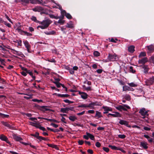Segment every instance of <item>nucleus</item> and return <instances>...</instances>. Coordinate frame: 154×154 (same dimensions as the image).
<instances>
[{
	"mask_svg": "<svg viewBox=\"0 0 154 154\" xmlns=\"http://www.w3.org/2000/svg\"><path fill=\"white\" fill-rule=\"evenodd\" d=\"M51 22V20L49 19L45 20L42 22H38L41 25L38 26L37 28H40L42 29H44L48 27Z\"/></svg>",
	"mask_w": 154,
	"mask_h": 154,
	"instance_id": "1",
	"label": "nucleus"
},
{
	"mask_svg": "<svg viewBox=\"0 0 154 154\" xmlns=\"http://www.w3.org/2000/svg\"><path fill=\"white\" fill-rule=\"evenodd\" d=\"M139 113L143 116L142 117V118H145V121H148V118L147 117L148 116V112L146 111L145 108H143L140 109L139 111Z\"/></svg>",
	"mask_w": 154,
	"mask_h": 154,
	"instance_id": "2",
	"label": "nucleus"
},
{
	"mask_svg": "<svg viewBox=\"0 0 154 154\" xmlns=\"http://www.w3.org/2000/svg\"><path fill=\"white\" fill-rule=\"evenodd\" d=\"M109 61H117L119 59L118 56L116 54H109L108 58Z\"/></svg>",
	"mask_w": 154,
	"mask_h": 154,
	"instance_id": "3",
	"label": "nucleus"
},
{
	"mask_svg": "<svg viewBox=\"0 0 154 154\" xmlns=\"http://www.w3.org/2000/svg\"><path fill=\"white\" fill-rule=\"evenodd\" d=\"M116 108L120 111L122 109L124 111H126L127 110V109H130V107L127 105L125 104L123 105H119L116 107Z\"/></svg>",
	"mask_w": 154,
	"mask_h": 154,
	"instance_id": "4",
	"label": "nucleus"
},
{
	"mask_svg": "<svg viewBox=\"0 0 154 154\" xmlns=\"http://www.w3.org/2000/svg\"><path fill=\"white\" fill-rule=\"evenodd\" d=\"M22 2L26 3H28L29 2L32 4H36L37 3L41 4L42 3V0L38 1V0H21Z\"/></svg>",
	"mask_w": 154,
	"mask_h": 154,
	"instance_id": "5",
	"label": "nucleus"
},
{
	"mask_svg": "<svg viewBox=\"0 0 154 154\" xmlns=\"http://www.w3.org/2000/svg\"><path fill=\"white\" fill-rule=\"evenodd\" d=\"M148 145L147 143L144 141L141 142L140 143V146L142 147L145 149H146L148 148Z\"/></svg>",
	"mask_w": 154,
	"mask_h": 154,
	"instance_id": "6",
	"label": "nucleus"
},
{
	"mask_svg": "<svg viewBox=\"0 0 154 154\" xmlns=\"http://www.w3.org/2000/svg\"><path fill=\"white\" fill-rule=\"evenodd\" d=\"M12 52L14 54L20 57H22L23 55V54L21 52L17 51L13 49H12Z\"/></svg>",
	"mask_w": 154,
	"mask_h": 154,
	"instance_id": "7",
	"label": "nucleus"
},
{
	"mask_svg": "<svg viewBox=\"0 0 154 154\" xmlns=\"http://www.w3.org/2000/svg\"><path fill=\"white\" fill-rule=\"evenodd\" d=\"M0 139L2 140L5 141L8 144L10 143L8 140L7 137L4 135L2 134L0 135Z\"/></svg>",
	"mask_w": 154,
	"mask_h": 154,
	"instance_id": "8",
	"label": "nucleus"
},
{
	"mask_svg": "<svg viewBox=\"0 0 154 154\" xmlns=\"http://www.w3.org/2000/svg\"><path fill=\"white\" fill-rule=\"evenodd\" d=\"M134 89L132 88H131L130 87L125 85L123 87V91H133Z\"/></svg>",
	"mask_w": 154,
	"mask_h": 154,
	"instance_id": "9",
	"label": "nucleus"
},
{
	"mask_svg": "<svg viewBox=\"0 0 154 154\" xmlns=\"http://www.w3.org/2000/svg\"><path fill=\"white\" fill-rule=\"evenodd\" d=\"M32 10L33 11L36 12H40L41 11H42L43 9L40 6H38L32 9Z\"/></svg>",
	"mask_w": 154,
	"mask_h": 154,
	"instance_id": "10",
	"label": "nucleus"
},
{
	"mask_svg": "<svg viewBox=\"0 0 154 154\" xmlns=\"http://www.w3.org/2000/svg\"><path fill=\"white\" fill-rule=\"evenodd\" d=\"M148 59L146 57H144L138 61V63L140 64H144L148 61Z\"/></svg>",
	"mask_w": 154,
	"mask_h": 154,
	"instance_id": "11",
	"label": "nucleus"
},
{
	"mask_svg": "<svg viewBox=\"0 0 154 154\" xmlns=\"http://www.w3.org/2000/svg\"><path fill=\"white\" fill-rule=\"evenodd\" d=\"M13 138L15 140L17 141H20L22 140V139L20 137L17 136L16 135L13 134L12 135Z\"/></svg>",
	"mask_w": 154,
	"mask_h": 154,
	"instance_id": "12",
	"label": "nucleus"
},
{
	"mask_svg": "<svg viewBox=\"0 0 154 154\" xmlns=\"http://www.w3.org/2000/svg\"><path fill=\"white\" fill-rule=\"evenodd\" d=\"M40 109L43 112L51 110L49 109L48 107L46 106H41L40 107Z\"/></svg>",
	"mask_w": 154,
	"mask_h": 154,
	"instance_id": "13",
	"label": "nucleus"
},
{
	"mask_svg": "<svg viewBox=\"0 0 154 154\" xmlns=\"http://www.w3.org/2000/svg\"><path fill=\"white\" fill-rule=\"evenodd\" d=\"M58 6H59V9H60L61 11V14L62 15V16L61 17V18H63V17L64 16V15H66V12L65 10H63L62 9V7L60 5H58Z\"/></svg>",
	"mask_w": 154,
	"mask_h": 154,
	"instance_id": "14",
	"label": "nucleus"
},
{
	"mask_svg": "<svg viewBox=\"0 0 154 154\" xmlns=\"http://www.w3.org/2000/svg\"><path fill=\"white\" fill-rule=\"evenodd\" d=\"M142 68L143 69V72L146 74L148 73L149 68L148 66L146 65H143L142 66Z\"/></svg>",
	"mask_w": 154,
	"mask_h": 154,
	"instance_id": "15",
	"label": "nucleus"
},
{
	"mask_svg": "<svg viewBox=\"0 0 154 154\" xmlns=\"http://www.w3.org/2000/svg\"><path fill=\"white\" fill-rule=\"evenodd\" d=\"M79 94L81 95V97L83 99H86L87 98L88 95L85 93L83 92H79Z\"/></svg>",
	"mask_w": 154,
	"mask_h": 154,
	"instance_id": "16",
	"label": "nucleus"
},
{
	"mask_svg": "<svg viewBox=\"0 0 154 154\" xmlns=\"http://www.w3.org/2000/svg\"><path fill=\"white\" fill-rule=\"evenodd\" d=\"M54 94L56 95L57 96L61 97H67L69 96V95L68 94H59L54 93Z\"/></svg>",
	"mask_w": 154,
	"mask_h": 154,
	"instance_id": "17",
	"label": "nucleus"
},
{
	"mask_svg": "<svg viewBox=\"0 0 154 154\" xmlns=\"http://www.w3.org/2000/svg\"><path fill=\"white\" fill-rule=\"evenodd\" d=\"M148 85H152L153 82H154V77L152 76L150 79L147 80Z\"/></svg>",
	"mask_w": 154,
	"mask_h": 154,
	"instance_id": "18",
	"label": "nucleus"
},
{
	"mask_svg": "<svg viewBox=\"0 0 154 154\" xmlns=\"http://www.w3.org/2000/svg\"><path fill=\"white\" fill-rule=\"evenodd\" d=\"M114 113L113 114L112 117H121V114L117 112H113Z\"/></svg>",
	"mask_w": 154,
	"mask_h": 154,
	"instance_id": "19",
	"label": "nucleus"
},
{
	"mask_svg": "<svg viewBox=\"0 0 154 154\" xmlns=\"http://www.w3.org/2000/svg\"><path fill=\"white\" fill-rule=\"evenodd\" d=\"M128 51L131 53H133L134 51V46H131L128 48Z\"/></svg>",
	"mask_w": 154,
	"mask_h": 154,
	"instance_id": "20",
	"label": "nucleus"
},
{
	"mask_svg": "<svg viewBox=\"0 0 154 154\" xmlns=\"http://www.w3.org/2000/svg\"><path fill=\"white\" fill-rule=\"evenodd\" d=\"M119 123L122 125H127L128 124L127 122L123 120H120L119 122Z\"/></svg>",
	"mask_w": 154,
	"mask_h": 154,
	"instance_id": "21",
	"label": "nucleus"
},
{
	"mask_svg": "<svg viewBox=\"0 0 154 154\" xmlns=\"http://www.w3.org/2000/svg\"><path fill=\"white\" fill-rule=\"evenodd\" d=\"M95 105H96V104L95 103H92L89 104H88V107H89L91 109H94V106Z\"/></svg>",
	"mask_w": 154,
	"mask_h": 154,
	"instance_id": "22",
	"label": "nucleus"
},
{
	"mask_svg": "<svg viewBox=\"0 0 154 154\" xmlns=\"http://www.w3.org/2000/svg\"><path fill=\"white\" fill-rule=\"evenodd\" d=\"M23 43L24 44V45L26 48H30V45L28 42L27 41H23Z\"/></svg>",
	"mask_w": 154,
	"mask_h": 154,
	"instance_id": "23",
	"label": "nucleus"
},
{
	"mask_svg": "<svg viewBox=\"0 0 154 154\" xmlns=\"http://www.w3.org/2000/svg\"><path fill=\"white\" fill-rule=\"evenodd\" d=\"M96 115L95 116V117H97L98 118H100L101 117H102V116L101 115V113L100 112H99L97 111H96Z\"/></svg>",
	"mask_w": 154,
	"mask_h": 154,
	"instance_id": "24",
	"label": "nucleus"
},
{
	"mask_svg": "<svg viewBox=\"0 0 154 154\" xmlns=\"http://www.w3.org/2000/svg\"><path fill=\"white\" fill-rule=\"evenodd\" d=\"M69 119L72 121L74 122L77 119V118L75 116H70L69 117Z\"/></svg>",
	"mask_w": 154,
	"mask_h": 154,
	"instance_id": "25",
	"label": "nucleus"
},
{
	"mask_svg": "<svg viewBox=\"0 0 154 154\" xmlns=\"http://www.w3.org/2000/svg\"><path fill=\"white\" fill-rule=\"evenodd\" d=\"M2 124L4 125L7 127L9 128H12V127L7 122H2Z\"/></svg>",
	"mask_w": 154,
	"mask_h": 154,
	"instance_id": "26",
	"label": "nucleus"
},
{
	"mask_svg": "<svg viewBox=\"0 0 154 154\" xmlns=\"http://www.w3.org/2000/svg\"><path fill=\"white\" fill-rule=\"evenodd\" d=\"M45 33L47 35H54L55 33V32L54 31H51L49 32H45Z\"/></svg>",
	"mask_w": 154,
	"mask_h": 154,
	"instance_id": "27",
	"label": "nucleus"
},
{
	"mask_svg": "<svg viewBox=\"0 0 154 154\" xmlns=\"http://www.w3.org/2000/svg\"><path fill=\"white\" fill-rule=\"evenodd\" d=\"M109 147L110 148L112 149L115 150H120L119 148L116 147L115 146H113L111 145H109Z\"/></svg>",
	"mask_w": 154,
	"mask_h": 154,
	"instance_id": "28",
	"label": "nucleus"
},
{
	"mask_svg": "<svg viewBox=\"0 0 154 154\" xmlns=\"http://www.w3.org/2000/svg\"><path fill=\"white\" fill-rule=\"evenodd\" d=\"M60 111L63 113H67L68 112L67 107L61 108L60 109Z\"/></svg>",
	"mask_w": 154,
	"mask_h": 154,
	"instance_id": "29",
	"label": "nucleus"
},
{
	"mask_svg": "<svg viewBox=\"0 0 154 154\" xmlns=\"http://www.w3.org/2000/svg\"><path fill=\"white\" fill-rule=\"evenodd\" d=\"M88 104H82L79 105L78 107L88 108Z\"/></svg>",
	"mask_w": 154,
	"mask_h": 154,
	"instance_id": "30",
	"label": "nucleus"
},
{
	"mask_svg": "<svg viewBox=\"0 0 154 154\" xmlns=\"http://www.w3.org/2000/svg\"><path fill=\"white\" fill-rule=\"evenodd\" d=\"M88 135L89 138H90L93 140H94V135H93L92 134L89 133H88Z\"/></svg>",
	"mask_w": 154,
	"mask_h": 154,
	"instance_id": "31",
	"label": "nucleus"
},
{
	"mask_svg": "<svg viewBox=\"0 0 154 154\" xmlns=\"http://www.w3.org/2000/svg\"><path fill=\"white\" fill-rule=\"evenodd\" d=\"M103 108L105 111H107L108 112V111H112V109L111 108L107 107H103Z\"/></svg>",
	"mask_w": 154,
	"mask_h": 154,
	"instance_id": "32",
	"label": "nucleus"
},
{
	"mask_svg": "<svg viewBox=\"0 0 154 154\" xmlns=\"http://www.w3.org/2000/svg\"><path fill=\"white\" fill-rule=\"evenodd\" d=\"M128 85L132 87H135L137 86V85L136 84L133 82L128 83Z\"/></svg>",
	"mask_w": 154,
	"mask_h": 154,
	"instance_id": "33",
	"label": "nucleus"
},
{
	"mask_svg": "<svg viewBox=\"0 0 154 154\" xmlns=\"http://www.w3.org/2000/svg\"><path fill=\"white\" fill-rule=\"evenodd\" d=\"M124 98L127 100H131L130 96L129 95L126 94L124 97Z\"/></svg>",
	"mask_w": 154,
	"mask_h": 154,
	"instance_id": "34",
	"label": "nucleus"
},
{
	"mask_svg": "<svg viewBox=\"0 0 154 154\" xmlns=\"http://www.w3.org/2000/svg\"><path fill=\"white\" fill-rule=\"evenodd\" d=\"M95 57H98L100 55V53L97 51H94L93 53Z\"/></svg>",
	"mask_w": 154,
	"mask_h": 154,
	"instance_id": "35",
	"label": "nucleus"
},
{
	"mask_svg": "<svg viewBox=\"0 0 154 154\" xmlns=\"http://www.w3.org/2000/svg\"><path fill=\"white\" fill-rule=\"evenodd\" d=\"M66 27H67L69 28H72L73 27V25L72 23H67V24L66 25Z\"/></svg>",
	"mask_w": 154,
	"mask_h": 154,
	"instance_id": "36",
	"label": "nucleus"
},
{
	"mask_svg": "<svg viewBox=\"0 0 154 154\" xmlns=\"http://www.w3.org/2000/svg\"><path fill=\"white\" fill-rule=\"evenodd\" d=\"M129 70L130 72L133 73H134L135 72V70L133 69V67L132 66H131L129 67Z\"/></svg>",
	"mask_w": 154,
	"mask_h": 154,
	"instance_id": "37",
	"label": "nucleus"
},
{
	"mask_svg": "<svg viewBox=\"0 0 154 154\" xmlns=\"http://www.w3.org/2000/svg\"><path fill=\"white\" fill-rule=\"evenodd\" d=\"M32 20L34 21V22H38H38L36 19V18L34 16H32V17L31 18Z\"/></svg>",
	"mask_w": 154,
	"mask_h": 154,
	"instance_id": "38",
	"label": "nucleus"
},
{
	"mask_svg": "<svg viewBox=\"0 0 154 154\" xmlns=\"http://www.w3.org/2000/svg\"><path fill=\"white\" fill-rule=\"evenodd\" d=\"M118 137L121 139H124L125 138L126 136L124 134H119L118 135Z\"/></svg>",
	"mask_w": 154,
	"mask_h": 154,
	"instance_id": "39",
	"label": "nucleus"
},
{
	"mask_svg": "<svg viewBox=\"0 0 154 154\" xmlns=\"http://www.w3.org/2000/svg\"><path fill=\"white\" fill-rule=\"evenodd\" d=\"M0 116L3 118H7L8 116V115L4 114L1 113H0Z\"/></svg>",
	"mask_w": 154,
	"mask_h": 154,
	"instance_id": "40",
	"label": "nucleus"
},
{
	"mask_svg": "<svg viewBox=\"0 0 154 154\" xmlns=\"http://www.w3.org/2000/svg\"><path fill=\"white\" fill-rule=\"evenodd\" d=\"M23 33L27 36H31L32 35V34L25 31H23Z\"/></svg>",
	"mask_w": 154,
	"mask_h": 154,
	"instance_id": "41",
	"label": "nucleus"
},
{
	"mask_svg": "<svg viewBox=\"0 0 154 154\" xmlns=\"http://www.w3.org/2000/svg\"><path fill=\"white\" fill-rule=\"evenodd\" d=\"M146 55V54L144 52H141L139 55V57H144Z\"/></svg>",
	"mask_w": 154,
	"mask_h": 154,
	"instance_id": "42",
	"label": "nucleus"
},
{
	"mask_svg": "<svg viewBox=\"0 0 154 154\" xmlns=\"http://www.w3.org/2000/svg\"><path fill=\"white\" fill-rule=\"evenodd\" d=\"M32 101L34 102H37L38 103L42 102V100H39L36 99H32Z\"/></svg>",
	"mask_w": 154,
	"mask_h": 154,
	"instance_id": "43",
	"label": "nucleus"
},
{
	"mask_svg": "<svg viewBox=\"0 0 154 154\" xmlns=\"http://www.w3.org/2000/svg\"><path fill=\"white\" fill-rule=\"evenodd\" d=\"M65 16L67 18L69 19H71L72 18L71 16L68 13H66V14Z\"/></svg>",
	"mask_w": 154,
	"mask_h": 154,
	"instance_id": "44",
	"label": "nucleus"
},
{
	"mask_svg": "<svg viewBox=\"0 0 154 154\" xmlns=\"http://www.w3.org/2000/svg\"><path fill=\"white\" fill-rule=\"evenodd\" d=\"M47 60L50 62H52V63H55L56 62V61L54 59L52 58V59H48Z\"/></svg>",
	"mask_w": 154,
	"mask_h": 154,
	"instance_id": "45",
	"label": "nucleus"
},
{
	"mask_svg": "<svg viewBox=\"0 0 154 154\" xmlns=\"http://www.w3.org/2000/svg\"><path fill=\"white\" fill-rule=\"evenodd\" d=\"M88 132H86V135H84L83 136V138L86 139V140H88L89 139V137L88 135Z\"/></svg>",
	"mask_w": 154,
	"mask_h": 154,
	"instance_id": "46",
	"label": "nucleus"
},
{
	"mask_svg": "<svg viewBox=\"0 0 154 154\" xmlns=\"http://www.w3.org/2000/svg\"><path fill=\"white\" fill-rule=\"evenodd\" d=\"M149 51H152L153 50L154 48L152 46H148L147 47Z\"/></svg>",
	"mask_w": 154,
	"mask_h": 154,
	"instance_id": "47",
	"label": "nucleus"
},
{
	"mask_svg": "<svg viewBox=\"0 0 154 154\" xmlns=\"http://www.w3.org/2000/svg\"><path fill=\"white\" fill-rule=\"evenodd\" d=\"M64 20H59L58 21V23L60 24L61 25H63L64 23Z\"/></svg>",
	"mask_w": 154,
	"mask_h": 154,
	"instance_id": "48",
	"label": "nucleus"
},
{
	"mask_svg": "<svg viewBox=\"0 0 154 154\" xmlns=\"http://www.w3.org/2000/svg\"><path fill=\"white\" fill-rule=\"evenodd\" d=\"M61 30L64 32V33L65 32V30L66 29V27L65 26H62L60 27Z\"/></svg>",
	"mask_w": 154,
	"mask_h": 154,
	"instance_id": "49",
	"label": "nucleus"
},
{
	"mask_svg": "<svg viewBox=\"0 0 154 154\" xmlns=\"http://www.w3.org/2000/svg\"><path fill=\"white\" fill-rule=\"evenodd\" d=\"M40 126V125L38 123L36 122L34 127H35L37 128H39Z\"/></svg>",
	"mask_w": 154,
	"mask_h": 154,
	"instance_id": "50",
	"label": "nucleus"
},
{
	"mask_svg": "<svg viewBox=\"0 0 154 154\" xmlns=\"http://www.w3.org/2000/svg\"><path fill=\"white\" fill-rule=\"evenodd\" d=\"M3 23L5 25L7 26L8 27H11V25L10 24L7 23L6 22L4 21Z\"/></svg>",
	"mask_w": 154,
	"mask_h": 154,
	"instance_id": "51",
	"label": "nucleus"
},
{
	"mask_svg": "<svg viewBox=\"0 0 154 154\" xmlns=\"http://www.w3.org/2000/svg\"><path fill=\"white\" fill-rule=\"evenodd\" d=\"M55 83L56 84V85L57 87L60 88L61 87L62 84L57 82H56Z\"/></svg>",
	"mask_w": 154,
	"mask_h": 154,
	"instance_id": "52",
	"label": "nucleus"
},
{
	"mask_svg": "<svg viewBox=\"0 0 154 154\" xmlns=\"http://www.w3.org/2000/svg\"><path fill=\"white\" fill-rule=\"evenodd\" d=\"M21 74L23 76H25L27 75V72L26 71H22L21 72Z\"/></svg>",
	"mask_w": 154,
	"mask_h": 154,
	"instance_id": "53",
	"label": "nucleus"
},
{
	"mask_svg": "<svg viewBox=\"0 0 154 154\" xmlns=\"http://www.w3.org/2000/svg\"><path fill=\"white\" fill-rule=\"evenodd\" d=\"M103 149L106 152H108L109 151V149L107 147H103Z\"/></svg>",
	"mask_w": 154,
	"mask_h": 154,
	"instance_id": "54",
	"label": "nucleus"
},
{
	"mask_svg": "<svg viewBox=\"0 0 154 154\" xmlns=\"http://www.w3.org/2000/svg\"><path fill=\"white\" fill-rule=\"evenodd\" d=\"M64 101L66 103H72V102L69 101V100L68 99H66L64 100Z\"/></svg>",
	"mask_w": 154,
	"mask_h": 154,
	"instance_id": "55",
	"label": "nucleus"
},
{
	"mask_svg": "<svg viewBox=\"0 0 154 154\" xmlns=\"http://www.w3.org/2000/svg\"><path fill=\"white\" fill-rule=\"evenodd\" d=\"M95 146L97 147H99L101 146V144L100 143L97 142L95 144Z\"/></svg>",
	"mask_w": 154,
	"mask_h": 154,
	"instance_id": "56",
	"label": "nucleus"
},
{
	"mask_svg": "<svg viewBox=\"0 0 154 154\" xmlns=\"http://www.w3.org/2000/svg\"><path fill=\"white\" fill-rule=\"evenodd\" d=\"M26 72H27V73L29 74V75L31 76L32 75H33L32 72L29 70H27Z\"/></svg>",
	"mask_w": 154,
	"mask_h": 154,
	"instance_id": "57",
	"label": "nucleus"
},
{
	"mask_svg": "<svg viewBox=\"0 0 154 154\" xmlns=\"http://www.w3.org/2000/svg\"><path fill=\"white\" fill-rule=\"evenodd\" d=\"M17 45L21 46L22 45V41L21 40L17 41Z\"/></svg>",
	"mask_w": 154,
	"mask_h": 154,
	"instance_id": "58",
	"label": "nucleus"
},
{
	"mask_svg": "<svg viewBox=\"0 0 154 154\" xmlns=\"http://www.w3.org/2000/svg\"><path fill=\"white\" fill-rule=\"evenodd\" d=\"M51 125L53 127L55 128H57L58 126V125L53 123H51Z\"/></svg>",
	"mask_w": 154,
	"mask_h": 154,
	"instance_id": "59",
	"label": "nucleus"
},
{
	"mask_svg": "<svg viewBox=\"0 0 154 154\" xmlns=\"http://www.w3.org/2000/svg\"><path fill=\"white\" fill-rule=\"evenodd\" d=\"M38 132H36L35 134L32 135L34 137H36L37 139H38V137H40L38 136Z\"/></svg>",
	"mask_w": 154,
	"mask_h": 154,
	"instance_id": "60",
	"label": "nucleus"
},
{
	"mask_svg": "<svg viewBox=\"0 0 154 154\" xmlns=\"http://www.w3.org/2000/svg\"><path fill=\"white\" fill-rule=\"evenodd\" d=\"M16 30H17L18 32L21 33H23V31L21 30L19 27H18L16 29Z\"/></svg>",
	"mask_w": 154,
	"mask_h": 154,
	"instance_id": "61",
	"label": "nucleus"
},
{
	"mask_svg": "<svg viewBox=\"0 0 154 154\" xmlns=\"http://www.w3.org/2000/svg\"><path fill=\"white\" fill-rule=\"evenodd\" d=\"M51 131H53L54 132H58L60 131V130L58 129H52V130H51Z\"/></svg>",
	"mask_w": 154,
	"mask_h": 154,
	"instance_id": "62",
	"label": "nucleus"
},
{
	"mask_svg": "<svg viewBox=\"0 0 154 154\" xmlns=\"http://www.w3.org/2000/svg\"><path fill=\"white\" fill-rule=\"evenodd\" d=\"M95 111L94 110H89L88 111V113L93 114L94 113Z\"/></svg>",
	"mask_w": 154,
	"mask_h": 154,
	"instance_id": "63",
	"label": "nucleus"
},
{
	"mask_svg": "<svg viewBox=\"0 0 154 154\" xmlns=\"http://www.w3.org/2000/svg\"><path fill=\"white\" fill-rule=\"evenodd\" d=\"M85 111H83L81 112H80V113H77V115L78 116H80V115H83L84 114V113H85Z\"/></svg>",
	"mask_w": 154,
	"mask_h": 154,
	"instance_id": "64",
	"label": "nucleus"
}]
</instances>
